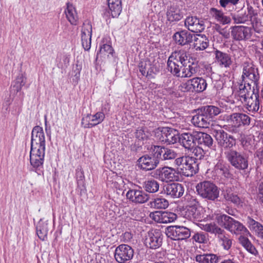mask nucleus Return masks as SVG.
<instances>
[{
    "mask_svg": "<svg viewBox=\"0 0 263 263\" xmlns=\"http://www.w3.org/2000/svg\"><path fill=\"white\" fill-rule=\"evenodd\" d=\"M187 52L180 50L172 53L167 62V69L173 76L181 78H190L195 74L199 69L197 62Z\"/></svg>",
    "mask_w": 263,
    "mask_h": 263,
    "instance_id": "f257e3e1",
    "label": "nucleus"
},
{
    "mask_svg": "<svg viewBox=\"0 0 263 263\" xmlns=\"http://www.w3.org/2000/svg\"><path fill=\"white\" fill-rule=\"evenodd\" d=\"M45 151V137L42 127L34 126L31 132L30 162L35 171L43 168Z\"/></svg>",
    "mask_w": 263,
    "mask_h": 263,
    "instance_id": "f03ea898",
    "label": "nucleus"
},
{
    "mask_svg": "<svg viewBox=\"0 0 263 263\" xmlns=\"http://www.w3.org/2000/svg\"><path fill=\"white\" fill-rule=\"evenodd\" d=\"M216 220L219 226L223 227L232 233L243 235L250 234L249 231L245 226L227 215H218L216 217Z\"/></svg>",
    "mask_w": 263,
    "mask_h": 263,
    "instance_id": "7ed1b4c3",
    "label": "nucleus"
},
{
    "mask_svg": "<svg viewBox=\"0 0 263 263\" xmlns=\"http://www.w3.org/2000/svg\"><path fill=\"white\" fill-rule=\"evenodd\" d=\"M257 15V11L249 4L247 5L246 9H245L243 6L240 10L231 13L232 20L235 24H245L248 22H251L255 31L258 23Z\"/></svg>",
    "mask_w": 263,
    "mask_h": 263,
    "instance_id": "20e7f679",
    "label": "nucleus"
},
{
    "mask_svg": "<svg viewBox=\"0 0 263 263\" xmlns=\"http://www.w3.org/2000/svg\"><path fill=\"white\" fill-rule=\"evenodd\" d=\"M195 188L197 195L205 200L214 201L219 196V188L212 181H201L196 184Z\"/></svg>",
    "mask_w": 263,
    "mask_h": 263,
    "instance_id": "39448f33",
    "label": "nucleus"
},
{
    "mask_svg": "<svg viewBox=\"0 0 263 263\" xmlns=\"http://www.w3.org/2000/svg\"><path fill=\"white\" fill-rule=\"evenodd\" d=\"M202 229L207 232L214 234L224 250H229L231 248L232 240L230 235L216 223L214 222L206 223L203 226Z\"/></svg>",
    "mask_w": 263,
    "mask_h": 263,
    "instance_id": "423d86ee",
    "label": "nucleus"
},
{
    "mask_svg": "<svg viewBox=\"0 0 263 263\" xmlns=\"http://www.w3.org/2000/svg\"><path fill=\"white\" fill-rule=\"evenodd\" d=\"M229 163L235 168L245 170L248 167V158L245 155L234 149H230L224 153Z\"/></svg>",
    "mask_w": 263,
    "mask_h": 263,
    "instance_id": "0eeeda50",
    "label": "nucleus"
},
{
    "mask_svg": "<svg viewBox=\"0 0 263 263\" xmlns=\"http://www.w3.org/2000/svg\"><path fill=\"white\" fill-rule=\"evenodd\" d=\"M147 149L149 151L150 154L144 155L139 158L138 160L139 167L146 171L155 169L160 162L158 158L156 157V153L153 145H151Z\"/></svg>",
    "mask_w": 263,
    "mask_h": 263,
    "instance_id": "6e6552de",
    "label": "nucleus"
},
{
    "mask_svg": "<svg viewBox=\"0 0 263 263\" xmlns=\"http://www.w3.org/2000/svg\"><path fill=\"white\" fill-rule=\"evenodd\" d=\"M242 81L245 83L250 82L253 84V88L257 86L259 79L258 68L251 62H245L242 65Z\"/></svg>",
    "mask_w": 263,
    "mask_h": 263,
    "instance_id": "1a4fd4ad",
    "label": "nucleus"
},
{
    "mask_svg": "<svg viewBox=\"0 0 263 263\" xmlns=\"http://www.w3.org/2000/svg\"><path fill=\"white\" fill-rule=\"evenodd\" d=\"M176 130L168 127L159 128L156 132V137L162 144L171 145L177 142L178 139Z\"/></svg>",
    "mask_w": 263,
    "mask_h": 263,
    "instance_id": "9d476101",
    "label": "nucleus"
},
{
    "mask_svg": "<svg viewBox=\"0 0 263 263\" xmlns=\"http://www.w3.org/2000/svg\"><path fill=\"white\" fill-rule=\"evenodd\" d=\"M213 135L218 145L221 148L231 149L236 145V140L234 137L223 129H214Z\"/></svg>",
    "mask_w": 263,
    "mask_h": 263,
    "instance_id": "9b49d317",
    "label": "nucleus"
},
{
    "mask_svg": "<svg viewBox=\"0 0 263 263\" xmlns=\"http://www.w3.org/2000/svg\"><path fill=\"white\" fill-rule=\"evenodd\" d=\"M165 233L173 240H185L191 236V230L182 226H171L167 227Z\"/></svg>",
    "mask_w": 263,
    "mask_h": 263,
    "instance_id": "f8f14e48",
    "label": "nucleus"
},
{
    "mask_svg": "<svg viewBox=\"0 0 263 263\" xmlns=\"http://www.w3.org/2000/svg\"><path fill=\"white\" fill-rule=\"evenodd\" d=\"M175 169L164 166L156 169L152 173V176L162 182H168L177 180L178 176L175 175Z\"/></svg>",
    "mask_w": 263,
    "mask_h": 263,
    "instance_id": "ddd939ff",
    "label": "nucleus"
},
{
    "mask_svg": "<svg viewBox=\"0 0 263 263\" xmlns=\"http://www.w3.org/2000/svg\"><path fill=\"white\" fill-rule=\"evenodd\" d=\"M134 254V249L130 246L122 244L116 248L114 257L118 262L125 263L133 258Z\"/></svg>",
    "mask_w": 263,
    "mask_h": 263,
    "instance_id": "4468645a",
    "label": "nucleus"
},
{
    "mask_svg": "<svg viewBox=\"0 0 263 263\" xmlns=\"http://www.w3.org/2000/svg\"><path fill=\"white\" fill-rule=\"evenodd\" d=\"M163 237V235L160 230H152L146 235L144 243L147 248L156 249L162 246Z\"/></svg>",
    "mask_w": 263,
    "mask_h": 263,
    "instance_id": "2eb2a0df",
    "label": "nucleus"
},
{
    "mask_svg": "<svg viewBox=\"0 0 263 263\" xmlns=\"http://www.w3.org/2000/svg\"><path fill=\"white\" fill-rule=\"evenodd\" d=\"M197 131L184 132L178 135V141L184 148L191 151L197 142Z\"/></svg>",
    "mask_w": 263,
    "mask_h": 263,
    "instance_id": "dca6fc26",
    "label": "nucleus"
},
{
    "mask_svg": "<svg viewBox=\"0 0 263 263\" xmlns=\"http://www.w3.org/2000/svg\"><path fill=\"white\" fill-rule=\"evenodd\" d=\"M251 118L242 113H233L227 117V122L232 127L237 128L241 125H249Z\"/></svg>",
    "mask_w": 263,
    "mask_h": 263,
    "instance_id": "f3484780",
    "label": "nucleus"
},
{
    "mask_svg": "<svg viewBox=\"0 0 263 263\" xmlns=\"http://www.w3.org/2000/svg\"><path fill=\"white\" fill-rule=\"evenodd\" d=\"M149 217L158 223H167L174 221L177 216L173 212L157 211L151 212L149 214Z\"/></svg>",
    "mask_w": 263,
    "mask_h": 263,
    "instance_id": "a211bd4d",
    "label": "nucleus"
},
{
    "mask_svg": "<svg viewBox=\"0 0 263 263\" xmlns=\"http://www.w3.org/2000/svg\"><path fill=\"white\" fill-rule=\"evenodd\" d=\"M231 35L236 41H245L249 39L252 34V28L245 26H235L231 28Z\"/></svg>",
    "mask_w": 263,
    "mask_h": 263,
    "instance_id": "6ab92c4d",
    "label": "nucleus"
},
{
    "mask_svg": "<svg viewBox=\"0 0 263 263\" xmlns=\"http://www.w3.org/2000/svg\"><path fill=\"white\" fill-rule=\"evenodd\" d=\"M127 199L135 203H144L149 198V195L140 189H131L126 194Z\"/></svg>",
    "mask_w": 263,
    "mask_h": 263,
    "instance_id": "aec40b11",
    "label": "nucleus"
},
{
    "mask_svg": "<svg viewBox=\"0 0 263 263\" xmlns=\"http://www.w3.org/2000/svg\"><path fill=\"white\" fill-rule=\"evenodd\" d=\"M92 26L88 21L83 23L81 29L82 45L85 50L88 51L91 47Z\"/></svg>",
    "mask_w": 263,
    "mask_h": 263,
    "instance_id": "412c9836",
    "label": "nucleus"
},
{
    "mask_svg": "<svg viewBox=\"0 0 263 263\" xmlns=\"http://www.w3.org/2000/svg\"><path fill=\"white\" fill-rule=\"evenodd\" d=\"M153 147L159 161L175 160L177 157V153L172 149L155 145H153Z\"/></svg>",
    "mask_w": 263,
    "mask_h": 263,
    "instance_id": "4be33fe9",
    "label": "nucleus"
},
{
    "mask_svg": "<svg viewBox=\"0 0 263 263\" xmlns=\"http://www.w3.org/2000/svg\"><path fill=\"white\" fill-rule=\"evenodd\" d=\"M105 119L103 109L101 111H98L95 115H87L82 120V124L84 128H91L102 123Z\"/></svg>",
    "mask_w": 263,
    "mask_h": 263,
    "instance_id": "5701e85b",
    "label": "nucleus"
},
{
    "mask_svg": "<svg viewBox=\"0 0 263 263\" xmlns=\"http://www.w3.org/2000/svg\"><path fill=\"white\" fill-rule=\"evenodd\" d=\"M184 25L193 32H201L205 28L204 22L196 16H187L184 21Z\"/></svg>",
    "mask_w": 263,
    "mask_h": 263,
    "instance_id": "b1692460",
    "label": "nucleus"
},
{
    "mask_svg": "<svg viewBox=\"0 0 263 263\" xmlns=\"http://www.w3.org/2000/svg\"><path fill=\"white\" fill-rule=\"evenodd\" d=\"M243 103L246 105V108L249 111L252 113L257 112L260 106L258 90L256 89L255 91L253 89L250 97Z\"/></svg>",
    "mask_w": 263,
    "mask_h": 263,
    "instance_id": "393cba45",
    "label": "nucleus"
},
{
    "mask_svg": "<svg viewBox=\"0 0 263 263\" xmlns=\"http://www.w3.org/2000/svg\"><path fill=\"white\" fill-rule=\"evenodd\" d=\"M164 191L167 195L173 198H179L183 195L184 187L181 183H172L165 185L164 187Z\"/></svg>",
    "mask_w": 263,
    "mask_h": 263,
    "instance_id": "a878e982",
    "label": "nucleus"
},
{
    "mask_svg": "<svg viewBox=\"0 0 263 263\" xmlns=\"http://www.w3.org/2000/svg\"><path fill=\"white\" fill-rule=\"evenodd\" d=\"M208 118L201 108L200 112L192 117L191 122L195 126L207 128L209 127L211 121Z\"/></svg>",
    "mask_w": 263,
    "mask_h": 263,
    "instance_id": "bb28decb",
    "label": "nucleus"
},
{
    "mask_svg": "<svg viewBox=\"0 0 263 263\" xmlns=\"http://www.w3.org/2000/svg\"><path fill=\"white\" fill-rule=\"evenodd\" d=\"M198 164L193 157H189L185 164L183 170L180 171V174L186 177H191L198 172Z\"/></svg>",
    "mask_w": 263,
    "mask_h": 263,
    "instance_id": "cd10ccee",
    "label": "nucleus"
},
{
    "mask_svg": "<svg viewBox=\"0 0 263 263\" xmlns=\"http://www.w3.org/2000/svg\"><path fill=\"white\" fill-rule=\"evenodd\" d=\"M194 34L186 30L176 32L173 35L175 42L181 46L187 45L193 41Z\"/></svg>",
    "mask_w": 263,
    "mask_h": 263,
    "instance_id": "c85d7f7f",
    "label": "nucleus"
},
{
    "mask_svg": "<svg viewBox=\"0 0 263 263\" xmlns=\"http://www.w3.org/2000/svg\"><path fill=\"white\" fill-rule=\"evenodd\" d=\"M230 166L223 160H219L214 167L213 172L217 176L230 178L232 174L230 172Z\"/></svg>",
    "mask_w": 263,
    "mask_h": 263,
    "instance_id": "c756f323",
    "label": "nucleus"
},
{
    "mask_svg": "<svg viewBox=\"0 0 263 263\" xmlns=\"http://www.w3.org/2000/svg\"><path fill=\"white\" fill-rule=\"evenodd\" d=\"M215 55L216 62L221 68H228L232 65V60L229 54L216 50Z\"/></svg>",
    "mask_w": 263,
    "mask_h": 263,
    "instance_id": "7c9ffc66",
    "label": "nucleus"
},
{
    "mask_svg": "<svg viewBox=\"0 0 263 263\" xmlns=\"http://www.w3.org/2000/svg\"><path fill=\"white\" fill-rule=\"evenodd\" d=\"M193 46L196 50H203L209 46V40L205 35L194 34Z\"/></svg>",
    "mask_w": 263,
    "mask_h": 263,
    "instance_id": "2f4dec72",
    "label": "nucleus"
},
{
    "mask_svg": "<svg viewBox=\"0 0 263 263\" xmlns=\"http://www.w3.org/2000/svg\"><path fill=\"white\" fill-rule=\"evenodd\" d=\"M114 50L111 45L103 42L100 45L99 51L97 52L96 59L110 58L114 57Z\"/></svg>",
    "mask_w": 263,
    "mask_h": 263,
    "instance_id": "473e14b6",
    "label": "nucleus"
},
{
    "mask_svg": "<svg viewBox=\"0 0 263 263\" xmlns=\"http://www.w3.org/2000/svg\"><path fill=\"white\" fill-rule=\"evenodd\" d=\"M65 13L68 21L72 25H77L78 23V16L75 7L70 3H67Z\"/></svg>",
    "mask_w": 263,
    "mask_h": 263,
    "instance_id": "72a5a7b5",
    "label": "nucleus"
},
{
    "mask_svg": "<svg viewBox=\"0 0 263 263\" xmlns=\"http://www.w3.org/2000/svg\"><path fill=\"white\" fill-rule=\"evenodd\" d=\"M197 143L198 144L211 148L213 145L212 137L207 133L197 132Z\"/></svg>",
    "mask_w": 263,
    "mask_h": 263,
    "instance_id": "f704fd0d",
    "label": "nucleus"
},
{
    "mask_svg": "<svg viewBox=\"0 0 263 263\" xmlns=\"http://www.w3.org/2000/svg\"><path fill=\"white\" fill-rule=\"evenodd\" d=\"M202 211V208L200 205L188 208L186 211L185 215L191 220L199 221L203 218Z\"/></svg>",
    "mask_w": 263,
    "mask_h": 263,
    "instance_id": "c9c22d12",
    "label": "nucleus"
},
{
    "mask_svg": "<svg viewBox=\"0 0 263 263\" xmlns=\"http://www.w3.org/2000/svg\"><path fill=\"white\" fill-rule=\"evenodd\" d=\"M190 80L193 92H201L205 90L207 83L205 79L202 78L195 77Z\"/></svg>",
    "mask_w": 263,
    "mask_h": 263,
    "instance_id": "e433bc0d",
    "label": "nucleus"
},
{
    "mask_svg": "<svg viewBox=\"0 0 263 263\" xmlns=\"http://www.w3.org/2000/svg\"><path fill=\"white\" fill-rule=\"evenodd\" d=\"M210 13L212 16L220 23L226 25L230 23L231 19L229 16L224 15V13L215 8L210 9Z\"/></svg>",
    "mask_w": 263,
    "mask_h": 263,
    "instance_id": "4c0bfd02",
    "label": "nucleus"
},
{
    "mask_svg": "<svg viewBox=\"0 0 263 263\" xmlns=\"http://www.w3.org/2000/svg\"><path fill=\"white\" fill-rule=\"evenodd\" d=\"M247 224L251 231L255 232L258 237L263 239V226L260 223L248 217Z\"/></svg>",
    "mask_w": 263,
    "mask_h": 263,
    "instance_id": "58836bf2",
    "label": "nucleus"
},
{
    "mask_svg": "<svg viewBox=\"0 0 263 263\" xmlns=\"http://www.w3.org/2000/svg\"><path fill=\"white\" fill-rule=\"evenodd\" d=\"M166 16L170 22L178 21L182 18L183 14L176 6H171L167 9Z\"/></svg>",
    "mask_w": 263,
    "mask_h": 263,
    "instance_id": "ea45409f",
    "label": "nucleus"
},
{
    "mask_svg": "<svg viewBox=\"0 0 263 263\" xmlns=\"http://www.w3.org/2000/svg\"><path fill=\"white\" fill-rule=\"evenodd\" d=\"M246 84H240L239 86V90L238 92V96L239 97V100L243 103L251 95V93L253 92V90H251V84L250 82H248L247 85L248 86H246Z\"/></svg>",
    "mask_w": 263,
    "mask_h": 263,
    "instance_id": "a19ab883",
    "label": "nucleus"
},
{
    "mask_svg": "<svg viewBox=\"0 0 263 263\" xmlns=\"http://www.w3.org/2000/svg\"><path fill=\"white\" fill-rule=\"evenodd\" d=\"M107 2L112 17H118L122 11L121 0H107Z\"/></svg>",
    "mask_w": 263,
    "mask_h": 263,
    "instance_id": "79ce46f5",
    "label": "nucleus"
},
{
    "mask_svg": "<svg viewBox=\"0 0 263 263\" xmlns=\"http://www.w3.org/2000/svg\"><path fill=\"white\" fill-rule=\"evenodd\" d=\"M195 260L198 263H217L218 257L214 254L204 253L197 255Z\"/></svg>",
    "mask_w": 263,
    "mask_h": 263,
    "instance_id": "37998d69",
    "label": "nucleus"
},
{
    "mask_svg": "<svg viewBox=\"0 0 263 263\" xmlns=\"http://www.w3.org/2000/svg\"><path fill=\"white\" fill-rule=\"evenodd\" d=\"M36 229L39 238L43 241L46 240L48 232V223L41 220L39 221Z\"/></svg>",
    "mask_w": 263,
    "mask_h": 263,
    "instance_id": "c03bdc74",
    "label": "nucleus"
},
{
    "mask_svg": "<svg viewBox=\"0 0 263 263\" xmlns=\"http://www.w3.org/2000/svg\"><path fill=\"white\" fill-rule=\"evenodd\" d=\"M168 200L161 197L153 198L148 203L151 208L156 209H165L168 207Z\"/></svg>",
    "mask_w": 263,
    "mask_h": 263,
    "instance_id": "a18cd8bd",
    "label": "nucleus"
},
{
    "mask_svg": "<svg viewBox=\"0 0 263 263\" xmlns=\"http://www.w3.org/2000/svg\"><path fill=\"white\" fill-rule=\"evenodd\" d=\"M142 185L145 191L149 193H155L159 189V183L154 179L145 181Z\"/></svg>",
    "mask_w": 263,
    "mask_h": 263,
    "instance_id": "49530a36",
    "label": "nucleus"
},
{
    "mask_svg": "<svg viewBox=\"0 0 263 263\" xmlns=\"http://www.w3.org/2000/svg\"><path fill=\"white\" fill-rule=\"evenodd\" d=\"M224 199L228 202L239 205L242 203L241 199L237 195L232 193L230 189H227L222 193Z\"/></svg>",
    "mask_w": 263,
    "mask_h": 263,
    "instance_id": "de8ad7c7",
    "label": "nucleus"
},
{
    "mask_svg": "<svg viewBox=\"0 0 263 263\" xmlns=\"http://www.w3.org/2000/svg\"><path fill=\"white\" fill-rule=\"evenodd\" d=\"M202 108L204 110V114L209 117V120H211V119L218 115L222 111V109L214 105H207Z\"/></svg>",
    "mask_w": 263,
    "mask_h": 263,
    "instance_id": "09e8293b",
    "label": "nucleus"
},
{
    "mask_svg": "<svg viewBox=\"0 0 263 263\" xmlns=\"http://www.w3.org/2000/svg\"><path fill=\"white\" fill-rule=\"evenodd\" d=\"M239 241L240 243L250 253L254 254L256 251L255 248L253 246L247 237L241 235L239 238Z\"/></svg>",
    "mask_w": 263,
    "mask_h": 263,
    "instance_id": "8fccbe9b",
    "label": "nucleus"
},
{
    "mask_svg": "<svg viewBox=\"0 0 263 263\" xmlns=\"http://www.w3.org/2000/svg\"><path fill=\"white\" fill-rule=\"evenodd\" d=\"M239 140L241 142V145L245 149L248 150L249 152L253 149V141L250 136L241 135Z\"/></svg>",
    "mask_w": 263,
    "mask_h": 263,
    "instance_id": "3c124183",
    "label": "nucleus"
},
{
    "mask_svg": "<svg viewBox=\"0 0 263 263\" xmlns=\"http://www.w3.org/2000/svg\"><path fill=\"white\" fill-rule=\"evenodd\" d=\"M135 137L139 140L144 141L148 139L150 133L146 127H139L135 132Z\"/></svg>",
    "mask_w": 263,
    "mask_h": 263,
    "instance_id": "603ef678",
    "label": "nucleus"
},
{
    "mask_svg": "<svg viewBox=\"0 0 263 263\" xmlns=\"http://www.w3.org/2000/svg\"><path fill=\"white\" fill-rule=\"evenodd\" d=\"M189 156H182L175 159L174 164L176 167L178 173L180 174V171L183 170L185 164L187 161Z\"/></svg>",
    "mask_w": 263,
    "mask_h": 263,
    "instance_id": "864d4df0",
    "label": "nucleus"
},
{
    "mask_svg": "<svg viewBox=\"0 0 263 263\" xmlns=\"http://www.w3.org/2000/svg\"><path fill=\"white\" fill-rule=\"evenodd\" d=\"M57 61H59L57 64L58 67L61 69H64L68 65L69 58L67 55H61L57 58Z\"/></svg>",
    "mask_w": 263,
    "mask_h": 263,
    "instance_id": "5fc2aeb1",
    "label": "nucleus"
},
{
    "mask_svg": "<svg viewBox=\"0 0 263 263\" xmlns=\"http://www.w3.org/2000/svg\"><path fill=\"white\" fill-rule=\"evenodd\" d=\"M25 83V78L21 74L17 77L13 87L16 92H18L21 90Z\"/></svg>",
    "mask_w": 263,
    "mask_h": 263,
    "instance_id": "6e6d98bb",
    "label": "nucleus"
},
{
    "mask_svg": "<svg viewBox=\"0 0 263 263\" xmlns=\"http://www.w3.org/2000/svg\"><path fill=\"white\" fill-rule=\"evenodd\" d=\"M192 238L197 242L200 243H206L208 241L207 234L203 232L196 233H195Z\"/></svg>",
    "mask_w": 263,
    "mask_h": 263,
    "instance_id": "4d7b16f0",
    "label": "nucleus"
},
{
    "mask_svg": "<svg viewBox=\"0 0 263 263\" xmlns=\"http://www.w3.org/2000/svg\"><path fill=\"white\" fill-rule=\"evenodd\" d=\"M185 200L187 203L189 208L196 207L200 205L199 202L197 198L191 195H187L185 196Z\"/></svg>",
    "mask_w": 263,
    "mask_h": 263,
    "instance_id": "13d9d810",
    "label": "nucleus"
},
{
    "mask_svg": "<svg viewBox=\"0 0 263 263\" xmlns=\"http://www.w3.org/2000/svg\"><path fill=\"white\" fill-rule=\"evenodd\" d=\"M180 91L184 92H192L193 89L191 85V80H187L186 82L181 83L179 86Z\"/></svg>",
    "mask_w": 263,
    "mask_h": 263,
    "instance_id": "bf43d9fd",
    "label": "nucleus"
},
{
    "mask_svg": "<svg viewBox=\"0 0 263 263\" xmlns=\"http://www.w3.org/2000/svg\"><path fill=\"white\" fill-rule=\"evenodd\" d=\"M150 65H147L146 63H141L139 65V71L142 76L149 77L151 76V73H149V67Z\"/></svg>",
    "mask_w": 263,
    "mask_h": 263,
    "instance_id": "052dcab7",
    "label": "nucleus"
},
{
    "mask_svg": "<svg viewBox=\"0 0 263 263\" xmlns=\"http://www.w3.org/2000/svg\"><path fill=\"white\" fill-rule=\"evenodd\" d=\"M240 0H219L220 6L224 8L227 7L229 5L236 6Z\"/></svg>",
    "mask_w": 263,
    "mask_h": 263,
    "instance_id": "680f3d73",
    "label": "nucleus"
},
{
    "mask_svg": "<svg viewBox=\"0 0 263 263\" xmlns=\"http://www.w3.org/2000/svg\"><path fill=\"white\" fill-rule=\"evenodd\" d=\"M192 149L193 154L196 157L195 158L196 160L203 158L204 153L202 148L199 147H194Z\"/></svg>",
    "mask_w": 263,
    "mask_h": 263,
    "instance_id": "e2e57ef3",
    "label": "nucleus"
},
{
    "mask_svg": "<svg viewBox=\"0 0 263 263\" xmlns=\"http://www.w3.org/2000/svg\"><path fill=\"white\" fill-rule=\"evenodd\" d=\"M257 198L263 203V181H261L258 185Z\"/></svg>",
    "mask_w": 263,
    "mask_h": 263,
    "instance_id": "0e129e2a",
    "label": "nucleus"
},
{
    "mask_svg": "<svg viewBox=\"0 0 263 263\" xmlns=\"http://www.w3.org/2000/svg\"><path fill=\"white\" fill-rule=\"evenodd\" d=\"M77 181L78 184H83V180L84 179V175L83 171L80 169V171L77 172Z\"/></svg>",
    "mask_w": 263,
    "mask_h": 263,
    "instance_id": "69168bd1",
    "label": "nucleus"
},
{
    "mask_svg": "<svg viewBox=\"0 0 263 263\" xmlns=\"http://www.w3.org/2000/svg\"><path fill=\"white\" fill-rule=\"evenodd\" d=\"M133 238L132 234L128 232H126L123 234V239L124 242H128Z\"/></svg>",
    "mask_w": 263,
    "mask_h": 263,
    "instance_id": "338daca9",
    "label": "nucleus"
},
{
    "mask_svg": "<svg viewBox=\"0 0 263 263\" xmlns=\"http://www.w3.org/2000/svg\"><path fill=\"white\" fill-rule=\"evenodd\" d=\"M256 156L263 163V149L260 151H257Z\"/></svg>",
    "mask_w": 263,
    "mask_h": 263,
    "instance_id": "774afa93",
    "label": "nucleus"
}]
</instances>
